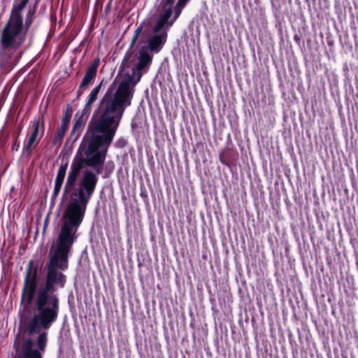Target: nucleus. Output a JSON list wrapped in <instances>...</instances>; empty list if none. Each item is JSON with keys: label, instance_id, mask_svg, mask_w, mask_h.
Listing matches in <instances>:
<instances>
[{"label": "nucleus", "instance_id": "1", "mask_svg": "<svg viewBox=\"0 0 358 358\" xmlns=\"http://www.w3.org/2000/svg\"><path fill=\"white\" fill-rule=\"evenodd\" d=\"M78 234L60 228L57 245L45 266V275L43 284L38 287V267L34 260L28 262L21 292V303L26 304L20 311V323L24 333L38 334L36 348L30 338L17 335L13 342L15 358H43L48 343L46 332L57 320L59 299L56 294L66 284L63 273L69 268V255Z\"/></svg>", "mask_w": 358, "mask_h": 358}, {"label": "nucleus", "instance_id": "2", "mask_svg": "<svg viewBox=\"0 0 358 358\" xmlns=\"http://www.w3.org/2000/svg\"><path fill=\"white\" fill-rule=\"evenodd\" d=\"M119 125L112 117L95 109L87 126L88 144L80 145L73 159L63 189V199L73 190L85 167L104 164Z\"/></svg>", "mask_w": 358, "mask_h": 358}, {"label": "nucleus", "instance_id": "3", "mask_svg": "<svg viewBox=\"0 0 358 358\" xmlns=\"http://www.w3.org/2000/svg\"><path fill=\"white\" fill-rule=\"evenodd\" d=\"M138 64L132 69V74L117 85L116 80L109 85L99 100L96 109L120 123L125 110L131 104L135 87L141 80L143 71H147L152 62V55L142 47L138 50Z\"/></svg>", "mask_w": 358, "mask_h": 358}, {"label": "nucleus", "instance_id": "4", "mask_svg": "<svg viewBox=\"0 0 358 358\" xmlns=\"http://www.w3.org/2000/svg\"><path fill=\"white\" fill-rule=\"evenodd\" d=\"M103 164L86 169L78 182V186L69 194L70 196L61 218V228L78 234L83 223L87 204L93 196L101 173Z\"/></svg>", "mask_w": 358, "mask_h": 358}, {"label": "nucleus", "instance_id": "5", "mask_svg": "<svg viewBox=\"0 0 358 358\" xmlns=\"http://www.w3.org/2000/svg\"><path fill=\"white\" fill-rule=\"evenodd\" d=\"M29 0H19L13 6L9 19L2 30L1 43L4 48H9L15 43L20 45L25 40L27 30H24L22 12Z\"/></svg>", "mask_w": 358, "mask_h": 358}, {"label": "nucleus", "instance_id": "6", "mask_svg": "<svg viewBox=\"0 0 358 358\" xmlns=\"http://www.w3.org/2000/svg\"><path fill=\"white\" fill-rule=\"evenodd\" d=\"M45 133V120L42 116L41 119L35 118L33 121L32 131L28 137L27 142L23 146L22 152L27 157H30L33 150L38 145Z\"/></svg>", "mask_w": 358, "mask_h": 358}, {"label": "nucleus", "instance_id": "7", "mask_svg": "<svg viewBox=\"0 0 358 358\" xmlns=\"http://www.w3.org/2000/svg\"><path fill=\"white\" fill-rule=\"evenodd\" d=\"M99 64L100 59L99 58H96L93 59L92 63L87 66L84 77L77 90L78 99L80 98L89 86L94 81Z\"/></svg>", "mask_w": 358, "mask_h": 358}, {"label": "nucleus", "instance_id": "8", "mask_svg": "<svg viewBox=\"0 0 358 358\" xmlns=\"http://www.w3.org/2000/svg\"><path fill=\"white\" fill-rule=\"evenodd\" d=\"M90 113L91 112L83 108L80 115L79 112L76 113V117L78 115L79 116L76 118L71 131L69 134V138L73 140V142L76 141L81 135Z\"/></svg>", "mask_w": 358, "mask_h": 358}, {"label": "nucleus", "instance_id": "9", "mask_svg": "<svg viewBox=\"0 0 358 358\" xmlns=\"http://www.w3.org/2000/svg\"><path fill=\"white\" fill-rule=\"evenodd\" d=\"M155 34L150 36L147 41V45L142 46L148 51L152 53H158L163 48L167 39V33L164 31L159 34L155 33Z\"/></svg>", "mask_w": 358, "mask_h": 358}, {"label": "nucleus", "instance_id": "10", "mask_svg": "<svg viewBox=\"0 0 358 358\" xmlns=\"http://www.w3.org/2000/svg\"><path fill=\"white\" fill-rule=\"evenodd\" d=\"M68 165L69 163L67 162H66L65 163L62 162L58 169L57 176L55 181L54 190L52 194V201H55L59 195V193L64 183Z\"/></svg>", "mask_w": 358, "mask_h": 358}, {"label": "nucleus", "instance_id": "11", "mask_svg": "<svg viewBox=\"0 0 358 358\" xmlns=\"http://www.w3.org/2000/svg\"><path fill=\"white\" fill-rule=\"evenodd\" d=\"M189 1V0H178L174 8H173V12H174V16L173 18L171 21H169V27L172 26L173 22L180 16L182 9L185 7L186 4ZM162 1L164 2V7L166 6H173L175 2V0H162Z\"/></svg>", "mask_w": 358, "mask_h": 358}, {"label": "nucleus", "instance_id": "12", "mask_svg": "<svg viewBox=\"0 0 358 358\" xmlns=\"http://www.w3.org/2000/svg\"><path fill=\"white\" fill-rule=\"evenodd\" d=\"M238 153L229 148L222 150L219 155L220 162L229 167L236 161Z\"/></svg>", "mask_w": 358, "mask_h": 358}, {"label": "nucleus", "instance_id": "13", "mask_svg": "<svg viewBox=\"0 0 358 358\" xmlns=\"http://www.w3.org/2000/svg\"><path fill=\"white\" fill-rule=\"evenodd\" d=\"M99 92L97 90L92 89L87 98V101L83 107V109L92 112V105L96 101Z\"/></svg>", "mask_w": 358, "mask_h": 358}, {"label": "nucleus", "instance_id": "14", "mask_svg": "<svg viewBox=\"0 0 358 358\" xmlns=\"http://www.w3.org/2000/svg\"><path fill=\"white\" fill-rule=\"evenodd\" d=\"M72 114H73L72 107L69 104H67L66 106L64 113V116L62 120V124H61L60 127L65 129L66 130L68 129L69 124V122H70L71 117H72Z\"/></svg>", "mask_w": 358, "mask_h": 358}, {"label": "nucleus", "instance_id": "15", "mask_svg": "<svg viewBox=\"0 0 358 358\" xmlns=\"http://www.w3.org/2000/svg\"><path fill=\"white\" fill-rule=\"evenodd\" d=\"M170 17L165 14L162 13L160 15L159 20L153 27L154 33H159L163 29V27L167 24L169 25V20Z\"/></svg>", "mask_w": 358, "mask_h": 358}, {"label": "nucleus", "instance_id": "16", "mask_svg": "<svg viewBox=\"0 0 358 358\" xmlns=\"http://www.w3.org/2000/svg\"><path fill=\"white\" fill-rule=\"evenodd\" d=\"M170 17L165 14L162 13L160 15L159 20L153 27L154 33H159L163 29V27L167 24L169 25V20Z\"/></svg>", "mask_w": 358, "mask_h": 358}, {"label": "nucleus", "instance_id": "17", "mask_svg": "<svg viewBox=\"0 0 358 358\" xmlns=\"http://www.w3.org/2000/svg\"><path fill=\"white\" fill-rule=\"evenodd\" d=\"M66 131V129H63L62 127L57 129L52 139V144L55 145H60L63 141V138L65 136Z\"/></svg>", "mask_w": 358, "mask_h": 358}, {"label": "nucleus", "instance_id": "18", "mask_svg": "<svg viewBox=\"0 0 358 358\" xmlns=\"http://www.w3.org/2000/svg\"><path fill=\"white\" fill-rule=\"evenodd\" d=\"M144 28V23H141L134 31V35L131 40V48H134L136 45L140 34Z\"/></svg>", "mask_w": 358, "mask_h": 358}, {"label": "nucleus", "instance_id": "19", "mask_svg": "<svg viewBox=\"0 0 358 358\" xmlns=\"http://www.w3.org/2000/svg\"><path fill=\"white\" fill-rule=\"evenodd\" d=\"M144 28V23H141L134 31V35L131 40V48H134L136 45L140 34Z\"/></svg>", "mask_w": 358, "mask_h": 358}, {"label": "nucleus", "instance_id": "20", "mask_svg": "<svg viewBox=\"0 0 358 358\" xmlns=\"http://www.w3.org/2000/svg\"><path fill=\"white\" fill-rule=\"evenodd\" d=\"M10 136L12 138L11 151H13V152L17 151L19 150L20 145V143L19 141L20 136H14V135H10Z\"/></svg>", "mask_w": 358, "mask_h": 358}, {"label": "nucleus", "instance_id": "21", "mask_svg": "<svg viewBox=\"0 0 358 358\" xmlns=\"http://www.w3.org/2000/svg\"><path fill=\"white\" fill-rule=\"evenodd\" d=\"M34 14V11L29 10L27 15V17L25 20V24L24 25V30H27V31H28L30 25L32 23Z\"/></svg>", "mask_w": 358, "mask_h": 358}, {"label": "nucleus", "instance_id": "22", "mask_svg": "<svg viewBox=\"0 0 358 358\" xmlns=\"http://www.w3.org/2000/svg\"><path fill=\"white\" fill-rule=\"evenodd\" d=\"M8 136H10L9 134L6 136H4L3 134L0 132V151H4L6 150Z\"/></svg>", "mask_w": 358, "mask_h": 358}, {"label": "nucleus", "instance_id": "23", "mask_svg": "<svg viewBox=\"0 0 358 358\" xmlns=\"http://www.w3.org/2000/svg\"><path fill=\"white\" fill-rule=\"evenodd\" d=\"M133 48H131V44L129 45V48L126 52L124 57L123 58L122 64H125V65L129 62V59L131 58L133 54Z\"/></svg>", "mask_w": 358, "mask_h": 358}, {"label": "nucleus", "instance_id": "24", "mask_svg": "<svg viewBox=\"0 0 358 358\" xmlns=\"http://www.w3.org/2000/svg\"><path fill=\"white\" fill-rule=\"evenodd\" d=\"M22 131V125L18 124L17 127L9 133L10 135L20 136Z\"/></svg>", "mask_w": 358, "mask_h": 358}, {"label": "nucleus", "instance_id": "25", "mask_svg": "<svg viewBox=\"0 0 358 358\" xmlns=\"http://www.w3.org/2000/svg\"><path fill=\"white\" fill-rule=\"evenodd\" d=\"M162 4L164 5V2L162 1ZM169 7L167 8H165V6L164 7L163 6V8L164 9V14H165L166 15L169 16V17H171L172 14H173V6H168Z\"/></svg>", "mask_w": 358, "mask_h": 358}, {"label": "nucleus", "instance_id": "26", "mask_svg": "<svg viewBox=\"0 0 358 358\" xmlns=\"http://www.w3.org/2000/svg\"><path fill=\"white\" fill-rule=\"evenodd\" d=\"M107 83V80L103 78L101 82L99 83V85H100L101 87L104 86Z\"/></svg>", "mask_w": 358, "mask_h": 358}, {"label": "nucleus", "instance_id": "27", "mask_svg": "<svg viewBox=\"0 0 358 358\" xmlns=\"http://www.w3.org/2000/svg\"><path fill=\"white\" fill-rule=\"evenodd\" d=\"M94 89L97 90V91L100 92L101 87L100 85H99V84H98L96 87H94Z\"/></svg>", "mask_w": 358, "mask_h": 358}, {"label": "nucleus", "instance_id": "28", "mask_svg": "<svg viewBox=\"0 0 358 358\" xmlns=\"http://www.w3.org/2000/svg\"><path fill=\"white\" fill-rule=\"evenodd\" d=\"M294 38L295 39H296V38L299 39L297 36H294Z\"/></svg>", "mask_w": 358, "mask_h": 358}, {"label": "nucleus", "instance_id": "29", "mask_svg": "<svg viewBox=\"0 0 358 358\" xmlns=\"http://www.w3.org/2000/svg\"><path fill=\"white\" fill-rule=\"evenodd\" d=\"M13 358H15V355L13 356Z\"/></svg>", "mask_w": 358, "mask_h": 358}]
</instances>
